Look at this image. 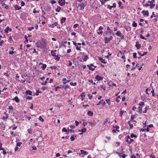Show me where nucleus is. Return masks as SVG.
<instances>
[{
	"label": "nucleus",
	"instance_id": "obj_25",
	"mask_svg": "<svg viewBox=\"0 0 158 158\" xmlns=\"http://www.w3.org/2000/svg\"><path fill=\"white\" fill-rule=\"evenodd\" d=\"M100 2L102 3V4L103 5L104 3L105 2L108 1H109V0H100Z\"/></svg>",
	"mask_w": 158,
	"mask_h": 158
},
{
	"label": "nucleus",
	"instance_id": "obj_63",
	"mask_svg": "<svg viewBox=\"0 0 158 158\" xmlns=\"http://www.w3.org/2000/svg\"><path fill=\"white\" fill-rule=\"evenodd\" d=\"M47 81H45L44 82H42L41 84L43 85H45L47 83Z\"/></svg>",
	"mask_w": 158,
	"mask_h": 158
},
{
	"label": "nucleus",
	"instance_id": "obj_9",
	"mask_svg": "<svg viewBox=\"0 0 158 158\" xmlns=\"http://www.w3.org/2000/svg\"><path fill=\"white\" fill-rule=\"evenodd\" d=\"M98 59L99 60L101 61V62L104 64H106V62L105 61V59H103L102 58L100 57H98Z\"/></svg>",
	"mask_w": 158,
	"mask_h": 158
},
{
	"label": "nucleus",
	"instance_id": "obj_59",
	"mask_svg": "<svg viewBox=\"0 0 158 158\" xmlns=\"http://www.w3.org/2000/svg\"><path fill=\"white\" fill-rule=\"evenodd\" d=\"M113 6L110 5H108V8L110 10H111Z\"/></svg>",
	"mask_w": 158,
	"mask_h": 158
},
{
	"label": "nucleus",
	"instance_id": "obj_50",
	"mask_svg": "<svg viewBox=\"0 0 158 158\" xmlns=\"http://www.w3.org/2000/svg\"><path fill=\"white\" fill-rule=\"evenodd\" d=\"M140 37L142 39H145V40H147V39L145 38V37L143 36L141 34L140 35Z\"/></svg>",
	"mask_w": 158,
	"mask_h": 158
},
{
	"label": "nucleus",
	"instance_id": "obj_6",
	"mask_svg": "<svg viewBox=\"0 0 158 158\" xmlns=\"http://www.w3.org/2000/svg\"><path fill=\"white\" fill-rule=\"evenodd\" d=\"M113 38L112 36H110V37H106L105 38V43L106 44L109 43L110 40Z\"/></svg>",
	"mask_w": 158,
	"mask_h": 158
},
{
	"label": "nucleus",
	"instance_id": "obj_39",
	"mask_svg": "<svg viewBox=\"0 0 158 158\" xmlns=\"http://www.w3.org/2000/svg\"><path fill=\"white\" fill-rule=\"evenodd\" d=\"M139 105L141 106H145V104L143 102H140Z\"/></svg>",
	"mask_w": 158,
	"mask_h": 158
},
{
	"label": "nucleus",
	"instance_id": "obj_8",
	"mask_svg": "<svg viewBox=\"0 0 158 158\" xmlns=\"http://www.w3.org/2000/svg\"><path fill=\"white\" fill-rule=\"evenodd\" d=\"M95 78L98 81H100L101 80H102L103 79V77L99 76L98 75H97L95 76Z\"/></svg>",
	"mask_w": 158,
	"mask_h": 158
},
{
	"label": "nucleus",
	"instance_id": "obj_4",
	"mask_svg": "<svg viewBox=\"0 0 158 158\" xmlns=\"http://www.w3.org/2000/svg\"><path fill=\"white\" fill-rule=\"evenodd\" d=\"M115 34L118 36L120 37V38L121 39H123L124 38V36L122 34L121 32L119 31H118Z\"/></svg>",
	"mask_w": 158,
	"mask_h": 158
},
{
	"label": "nucleus",
	"instance_id": "obj_11",
	"mask_svg": "<svg viewBox=\"0 0 158 158\" xmlns=\"http://www.w3.org/2000/svg\"><path fill=\"white\" fill-rule=\"evenodd\" d=\"M5 33L6 34H7L8 33L9 31H11V29L10 28H9V27H7V28L5 30Z\"/></svg>",
	"mask_w": 158,
	"mask_h": 158
},
{
	"label": "nucleus",
	"instance_id": "obj_34",
	"mask_svg": "<svg viewBox=\"0 0 158 158\" xmlns=\"http://www.w3.org/2000/svg\"><path fill=\"white\" fill-rule=\"evenodd\" d=\"M88 59L89 57L87 55L85 56L84 59V61H86Z\"/></svg>",
	"mask_w": 158,
	"mask_h": 158
},
{
	"label": "nucleus",
	"instance_id": "obj_33",
	"mask_svg": "<svg viewBox=\"0 0 158 158\" xmlns=\"http://www.w3.org/2000/svg\"><path fill=\"white\" fill-rule=\"evenodd\" d=\"M70 85L72 86H76L77 85L76 82H75L74 83H73V82H71L70 83Z\"/></svg>",
	"mask_w": 158,
	"mask_h": 158
},
{
	"label": "nucleus",
	"instance_id": "obj_57",
	"mask_svg": "<svg viewBox=\"0 0 158 158\" xmlns=\"http://www.w3.org/2000/svg\"><path fill=\"white\" fill-rule=\"evenodd\" d=\"M61 88V87L57 86L56 88L55 89V91H57L58 89H60V88Z\"/></svg>",
	"mask_w": 158,
	"mask_h": 158
},
{
	"label": "nucleus",
	"instance_id": "obj_40",
	"mask_svg": "<svg viewBox=\"0 0 158 158\" xmlns=\"http://www.w3.org/2000/svg\"><path fill=\"white\" fill-rule=\"evenodd\" d=\"M89 98L90 99H91L93 97L92 95L90 94H89L88 95Z\"/></svg>",
	"mask_w": 158,
	"mask_h": 158
},
{
	"label": "nucleus",
	"instance_id": "obj_53",
	"mask_svg": "<svg viewBox=\"0 0 158 158\" xmlns=\"http://www.w3.org/2000/svg\"><path fill=\"white\" fill-rule=\"evenodd\" d=\"M118 131V132H119V130H118L117 129H114L112 130V132L113 133H115V132H116V131Z\"/></svg>",
	"mask_w": 158,
	"mask_h": 158
},
{
	"label": "nucleus",
	"instance_id": "obj_21",
	"mask_svg": "<svg viewBox=\"0 0 158 158\" xmlns=\"http://www.w3.org/2000/svg\"><path fill=\"white\" fill-rule=\"evenodd\" d=\"M66 19L65 18L63 17L61 20L60 23L61 24L63 23L66 20Z\"/></svg>",
	"mask_w": 158,
	"mask_h": 158
},
{
	"label": "nucleus",
	"instance_id": "obj_42",
	"mask_svg": "<svg viewBox=\"0 0 158 158\" xmlns=\"http://www.w3.org/2000/svg\"><path fill=\"white\" fill-rule=\"evenodd\" d=\"M62 87L64 89H66L67 88H69V86L67 85H64L62 86Z\"/></svg>",
	"mask_w": 158,
	"mask_h": 158
},
{
	"label": "nucleus",
	"instance_id": "obj_56",
	"mask_svg": "<svg viewBox=\"0 0 158 158\" xmlns=\"http://www.w3.org/2000/svg\"><path fill=\"white\" fill-rule=\"evenodd\" d=\"M62 131L65 132H67V130L64 127L63 128L62 130Z\"/></svg>",
	"mask_w": 158,
	"mask_h": 158
},
{
	"label": "nucleus",
	"instance_id": "obj_20",
	"mask_svg": "<svg viewBox=\"0 0 158 158\" xmlns=\"http://www.w3.org/2000/svg\"><path fill=\"white\" fill-rule=\"evenodd\" d=\"M58 23L57 22H55L53 24H52L51 26L50 27H51L52 28H54L55 26L57 25Z\"/></svg>",
	"mask_w": 158,
	"mask_h": 158
},
{
	"label": "nucleus",
	"instance_id": "obj_44",
	"mask_svg": "<svg viewBox=\"0 0 158 158\" xmlns=\"http://www.w3.org/2000/svg\"><path fill=\"white\" fill-rule=\"evenodd\" d=\"M26 98L27 99L29 100H31L32 99V97L29 96H26Z\"/></svg>",
	"mask_w": 158,
	"mask_h": 158
},
{
	"label": "nucleus",
	"instance_id": "obj_60",
	"mask_svg": "<svg viewBox=\"0 0 158 158\" xmlns=\"http://www.w3.org/2000/svg\"><path fill=\"white\" fill-rule=\"evenodd\" d=\"M66 81H64L63 82V83L64 84H66L67 83L69 82L70 81V80H67Z\"/></svg>",
	"mask_w": 158,
	"mask_h": 158
},
{
	"label": "nucleus",
	"instance_id": "obj_38",
	"mask_svg": "<svg viewBox=\"0 0 158 158\" xmlns=\"http://www.w3.org/2000/svg\"><path fill=\"white\" fill-rule=\"evenodd\" d=\"M81 130V132L83 133L85 132L86 131V130L85 128H83Z\"/></svg>",
	"mask_w": 158,
	"mask_h": 158
},
{
	"label": "nucleus",
	"instance_id": "obj_47",
	"mask_svg": "<svg viewBox=\"0 0 158 158\" xmlns=\"http://www.w3.org/2000/svg\"><path fill=\"white\" fill-rule=\"evenodd\" d=\"M28 132L30 134L32 133V130L31 129H29L27 130Z\"/></svg>",
	"mask_w": 158,
	"mask_h": 158
},
{
	"label": "nucleus",
	"instance_id": "obj_49",
	"mask_svg": "<svg viewBox=\"0 0 158 158\" xmlns=\"http://www.w3.org/2000/svg\"><path fill=\"white\" fill-rule=\"evenodd\" d=\"M155 4H152V5H150V8L151 9H152L153 7H155Z\"/></svg>",
	"mask_w": 158,
	"mask_h": 158
},
{
	"label": "nucleus",
	"instance_id": "obj_19",
	"mask_svg": "<svg viewBox=\"0 0 158 158\" xmlns=\"http://www.w3.org/2000/svg\"><path fill=\"white\" fill-rule=\"evenodd\" d=\"M87 114L89 115L90 116H92L93 114V112L90 110H89L88 111Z\"/></svg>",
	"mask_w": 158,
	"mask_h": 158
},
{
	"label": "nucleus",
	"instance_id": "obj_58",
	"mask_svg": "<svg viewBox=\"0 0 158 158\" xmlns=\"http://www.w3.org/2000/svg\"><path fill=\"white\" fill-rule=\"evenodd\" d=\"M136 55L137 54L136 53H133V58H136L137 57Z\"/></svg>",
	"mask_w": 158,
	"mask_h": 158
},
{
	"label": "nucleus",
	"instance_id": "obj_55",
	"mask_svg": "<svg viewBox=\"0 0 158 158\" xmlns=\"http://www.w3.org/2000/svg\"><path fill=\"white\" fill-rule=\"evenodd\" d=\"M79 25L78 24H75L73 26L74 28H76Z\"/></svg>",
	"mask_w": 158,
	"mask_h": 158
},
{
	"label": "nucleus",
	"instance_id": "obj_31",
	"mask_svg": "<svg viewBox=\"0 0 158 158\" xmlns=\"http://www.w3.org/2000/svg\"><path fill=\"white\" fill-rule=\"evenodd\" d=\"M74 136L76 137V135H73L71 136L70 139L71 141H74L75 140Z\"/></svg>",
	"mask_w": 158,
	"mask_h": 158
},
{
	"label": "nucleus",
	"instance_id": "obj_46",
	"mask_svg": "<svg viewBox=\"0 0 158 158\" xmlns=\"http://www.w3.org/2000/svg\"><path fill=\"white\" fill-rule=\"evenodd\" d=\"M153 17H156V16H155V13H154V12H153L152 13V15L151 16V17H150V18L151 19Z\"/></svg>",
	"mask_w": 158,
	"mask_h": 158
},
{
	"label": "nucleus",
	"instance_id": "obj_24",
	"mask_svg": "<svg viewBox=\"0 0 158 158\" xmlns=\"http://www.w3.org/2000/svg\"><path fill=\"white\" fill-rule=\"evenodd\" d=\"M121 98L120 96H118L117 97V98L116 99V102L118 103L120 102V99H121Z\"/></svg>",
	"mask_w": 158,
	"mask_h": 158
},
{
	"label": "nucleus",
	"instance_id": "obj_7",
	"mask_svg": "<svg viewBox=\"0 0 158 158\" xmlns=\"http://www.w3.org/2000/svg\"><path fill=\"white\" fill-rule=\"evenodd\" d=\"M103 28L102 26H100L99 27L98 31V34H102V29H103Z\"/></svg>",
	"mask_w": 158,
	"mask_h": 158
},
{
	"label": "nucleus",
	"instance_id": "obj_26",
	"mask_svg": "<svg viewBox=\"0 0 158 158\" xmlns=\"http://www.w3.org/2000/svg\"><path fill=\"white\" fill-rule=\"evenodd\" d=\"M137 43L138 42L136 43V44L135 45V46L137 49H139L140 47V44H137Z\"/></svg>",
	"mask_w": 158,
	"mask_h": 158
},
{
	"label": "nucleus",
	"instance_id": "obj_15",
	"mask_svg": "<svg viewBox=\"0 0 158 158\" xmlns=\"http://www.w3.org/2000/svg\"><path fill=\"white\" fill-rule=\"evenodd\" d=\"M118 6L121 9H123L124 7L123 6H121L122 5V2L121 1H119L118 2Z\"/></svg>",
	"mask_w": 158,
	"mask_h": 158
},
{
	"label": "nucleus",
	"instance_id": "obj_54",
	"mask_svg": "<svg viewBox=\"0 0 158 158\" xmlns=\"http://www.w3.org/2000/svg\"><path fill=\"white\" fill-rule=\"evenodd\" d=\"M21 6H24L25 5V3L24 2H23V1H22L21 2Z\"/></svg>",
	"mask_w": 158,
	"mask_h": 158
},
{
	"label": "nucleus",
	"instance_id": "obj_10",
	"mask_svg": "<svg viewBox=\"0 0 158 158\" xmlns=\"http://www.w3.org/2000/svg\"><path fill=\"white\" fill-rule=\"evenodd\" d=\"M110 120L109 118H107L105 119V120L104 121L103 124L104 125H105L106 123L107 122L108 123H110Z\"/></svg>",
	"mask_w": 158,
	"mask_h": 158
},
{
	"label": "nucleus",
	"instance_id": "obj_2",
	"mask_svg": "<svg viewBox=\"0 0 158 158\" xmlns=\"http://www.w3.org/2000/svg\"><path fill=\"white\" fill-rule=\"evenodd\" d=\"M86 5V3L85 2H82L81 4L78 5V7H80L79 9L80 10H83Z\"/></svg>",
	"mask_w": 158,
	"mask_h": 158
},
{
	"label": "nucleus",
	"instance_id": "obj_64",
	"mask_svg": "<svg viewBox=\"0 0 158 158\" xmlns=\"http://www.w3.org/2000/svg\"><path fill=\"white\" fill-rule=\"evenodd\" d=\"M9 53L10 55H12L14 53V52L13 51H10L9 52Z\"/></svg>",
	"mask_w": 158,
	"mask_h": 158
},
{
	"label": "nucleus",
	"instance_id": "obj_62",
	"mask_svg": "<svg viewBox=\"0 0 158 158\" xmlns=\"http://www.w3.org/2000/svg\"><path fill=\"white\" fill-rule=\"evenodd\" d=\"M151 93L152 94V96H154L155 95L154 91V90L153 89H152V90L151 91Z\"/></svg>",
	"mask_w": 158,
	"mask_h": 158
},
{
	"label": "nucleus",
	"instance_id": "obj_3",
	"mask_svg": "<svg viewBox=\"0 0 158 158\" xmlns=\"http://www.w3.org/2000/svg\"><path fill=\"white\" fill-rule=\"evenodd\" d=\"M125 139L126 141L129 144H131L134 140L133 139H131L129 136H128L127 137H125Z\"/></svg>",
	"mask_w": 158,
	"mask_h": 158
},
{
	"label": "nucleus",
	"instance_id": "obj_22",
	"mask_svg": "<svg viewBox=\"0 0 158 158\" xmlns=\"http://www.w3.org/2000/svg\"><path fill=\"white\" fill-rule=\"evenodd\" d=\"M87 66H88V67H89V69L90 70H91L92 71H93L94 70V69L95 68H96V66H95V67H94V68H92L90 66H89V65H87Z\"/></svg>",
	"mask_w": 158,
	"mask_h": 158
},
{
	"label": "nucleus",
	"instance_id": "obj_27",
	"mask_svg": "<svg viewBox=\"0 0 158 158\" xmlns=\"http://www.w3.org/2000/svg\"><path fill=\"white\" fill-rule=\"evenodd\" d=\"M55 59L57 61H59L60 60V57H59L58 56L56 55L55 56Z\"/></svg>",
	"mask_w": 158,
	"mask_h": 158
},
{
	"label": "nucleus",
	"instance_id": "obj_51",
	"mask_svg": "<svg viewBox=\"0 0 158 158\" xmlns=\"http://www.w3.org/2000/svg\"><path fill=\"white\" fill-rule=\"evenodd\" d=\"M39 119L40 120V121H41L42 122H43L44 121V119H43V118L41 117V116H40L39 117Z\"/></svg>",
	"mask_w": 158,
	"mask_h": 158
},
{
	"label": "nucleus",
	"instance_id": "obj_5",
	"mask_svg": "<svg viewBox=\"0 0 158 158\" xmlns=\"http://www.w3.org/2000/svg\"><path fill=\"white\" fill-rule=\"evenodd\" d=\"M58 3L61 6H64L65 4V0H59Z\"/></svg>",
	"mask_w": 158,
	"mask_h": 158
},
{
	"label": "nucleus",
	"instance_id": "obj_32",
	"mask_svg": "<svg viewBox=\"0 0 158 158\" xmlns=\"http://www.w3.org/2000/svg\"><path fill=\"white\" fill-rule=\"evenodd\" d=\"M138 109L139 110L140 113H141L142 112V106H139Z\"/></svg>",
	"mask_w": 158,
	"mask_h": 158
},
{
	"label": "nucleus",
	"instance_id": "obj_52",
	"mask_svg": "<svg viewBox=\"0 0 158 158\" xmlns=\"http://www.w3.org/2000/svg\"><path fill=\"white\" fill-rule=\"evenodd\" d=\"M108 33L112 34V35H114V32L111 30L110 31H108Z\"/></svg>",
	"mask_w": 158,
	"mask_h": 158
},
{
	"label": "nucleus",
	"instance_id": "obj_35",
	"mask_svg": "<svg viewBox=\"0 0 158 158\" xmlns=\"http://www.w3.org/2000/svg\"><path fill=\"white\" fill-rule=\"evenodd\" d=\"M106 103H107L109 105L111 104V103L110 102V100L109 99H106Z\"/></svg>",
	"mask_w": 158,
	"mask_h": 158
},
{
	"label": "nucleus",
	"instance_id": "obj_1",
	"mask_svg": "<svg viewBox=\"0 0 158 158\" xmlns=\"http://www.w3.org/2000/svg\"><path fill=\"white\" fill-rule=\"evenodd\" d=\"M46 44L45 41L43 40L41 42H39L37 43L36 47L40 48H43L45 46Z\"/></svg>",
	"mask_w": 158,
	"mask_h": 158
},
{
	"label": "nucleus",
	"instance_id": "obj_41",
	"mask_svg": "<svg viewBox=\"0 0 158 158\" xmlns=\"http://www.w3.org/2000/svg\"><path fill=\"white\" fill-rule=\"evenodd\" d=\"M50 68L51 69H57V67L56 66H51L50 67Z\"/></svg>",
	"mask_w": 158,
	"mask_h": 158
},
{
	"label": "nucleus",
	"instance_id": "obj_48",
	"mask_svg": "<svg viewBox=\"0 0 158 158\" xmlns=\"http://www.w3.org/2000/svg\"><path fill=\"white\" fill-rule=\"evenodd\" d=\"M51 3L52 4H53L55 3H56V2L55 1V0H52L51 1Z\"/></svg>",
	"mask_w": 158,
	"mask_h": 158
},
{
	"label": "nucleus",
	"instance_id": "obj_36",
	"mask_svg": "<svg viewBox=\"0 0 158 158\" xmlns=\"http://www.w3.org/2000/svg\"><path fill=\"white\" fill-rule=\"evenodd\" d=\"M22 144V142H19L17 143L16 146H18V147H20Z\"/></svg>",
	"mask_w": 158,
	"mask_h": 158
},
{
	"label": "nucleus",
	"instance_id": "obj_28",
	"mask_svg": "<svg viewBox=\"0 0 158 158\" xmlns=\"http://www.w3.org/2000/svg\"><path fill=\"white\" fill-rule=\"evenodd\" d=\"M132 26L133 27H135L137 26V24L135 22V21H134L132 24Z\"/></svg>",
	"mask_w": 158,
	"mask_h": 158
},
{
	"label": "nucleus",
	"instance_id": "obj_13",
	"mask_svg": "<svg viewBox=\"0 0 158 158\" xmlns=\"http://www.w3.org/2000/svg\"><path fill=\"white\" fill-rule=\"evenodd\" d=\"M26 95L29 94L30 95H32V92L30 90H27L25 92Z\"/></svg>",
	"mask_w": 158,
	"mask_h": 158
},
{
	"label": "nucleus",
	"instance_id": "obj_45",
	"mask_svg": "<svg viewBox=\"0 0 158 158\" xmlns=\"http://www.w3.org/2000/svg\"><path fill=\"white\" fill-rule=\"evenodd\" d=\"M131 138H133V137L136 138L137 137V136L136 135H134L132 133L131 135Z\"/></svg>",
	"mask_w": 158,
	"mask_h": 158
},
{
	"label": "nucleus",
	"instance_id": "obj_29",
	"mask_svg": "<svg viewBox=\"0 0 158 158\" xmlns=\"http://www.w3.org/2000/svg\"><path fill=\"white\" fill-rule=\"evenodd\" d=\"M81 97L82 99H83L85 97V93L83 92L82 93L81 95Z\"/></svg>",
	"mask_w": 158,
	"mask_h": 158
},
{
	"label": "nucleus",
	"instance_id": "obj_12",
	"mask_svg": "<svg viewBox=\"0 0 158 158\" xmlns=\"http://www.w3.org/2000/svg\"><path fill=\"white\" fill-rule=\"evenodd\" d=\"M142 13L144 14V15H146L147 16L149 15V13L148 11L143 10L142 11Z\"/></svg>",
	"mask_w": 158,
	"mask_h": 158
},
{
	"label": "nucleus",
	"instance_id": "obj_14",
	"mask_svg": "<svg viewBox=\"0 0 158 158\" xmlns=\"http://www.w3.org/2000/svg\"><path fill=\"white\" fill-rule=\"evenodd\" d=\"M80 151L82 154H84V155H87L88 153L86 151H85L83 150H80Z\"/></svg>",
	"mask_w": 158,
	"mask_h": 158
},
{
	"label": "nucleus",
	"instance_id": "obj_43",
	"mask_svg": "<svg viewBox=\"0 0 158 158\" xmlns=\"http://www.w3.org/2000/svg\"><path fill=\"white\" fill-rule=\"evenodd\" d=\"M124 113V111L123 110H121L120 112V116L122 117L123 114Z\"/></svg>",
	"mask_w": 158,
	"mask_h": 158
},
{
	"label": "nucleus",
	"instance_id": "obj_37",
	"mask_svg": "<svg viewBox=\"0 0 158 158\" xmlns=\"http://www.w3.org/2000/svg\"><path fill=\"white\" fill-rule=\"evenodd\" d=\"M46 67H47V66H46V64H44L43 65L42 67V69L43 70H44L45 69V68Z\"/></svg>",
	"mask_w": 158,
	"mask_h": 158
},
{
	"label": "nucleus",
	"instance_id": "obj_16",
	"mask_svg": "<svg viewBox=\"0 0 158 158\" xmlns=\"http://www.w3.org/2000/svg\"><path fill=\"white\" fill-rule=\"evenodd\" d=\"M14 7H15V9L16 10H19L21 9V7H20L19 6L17 5H15Z\"/></svg>",
	"mask_w": 158,
	"mask_h": 158
},
{
	"label": "nucleus",
	"instance_id": "obj_30",
	"mask_svg": "<svg viewBox=\"0 0 158 158\" xmlns=\"http://www.w3.org/2000/svg\"><path fill=\"white\" fill-rule=\"evenodd\" d=\"M128 123L129 124V126L130 127V129H132L133 128V125L132 124H131L130 123V122L129 121L128 122Z\"/></svg>",
	"mask_w": 158,
	"mask_h": 158
},
{
	"label": "nucleus",
	"instance_id": "obj_23",
	"mask_svg": "<svg viewBox=\"0 0 158 158\" xmlns=\"http://www.w3.org/2000/svg\"><path fill=\"white\" fill-rule=\"evenodd\" d=\"M61 9V8L60 6H57V8L56 9H55V10L56 11L59 12H60Z\"/></svg>",
	"mask_w": 158,
	"mask_h": 158
},
{
	"label": "nucleus",
	"instance_id": "obj_18",
	"mask_svg": "<svg viewBox=\"0 0 158 158\" xmlns=\"http://www.w3.org/2000/svg\"><path fill=\"white\" fill-rule=\"evenodd\" d=\"M14 100H15V102L17 103H18L19 102V100L17 97V96H16L13 99Z\"/></svg>",
	"mask_w": 158,
	"mask_h": 158
},
{
	"label": "nucleus",
	"instance_id": "obj_17",
	"mask_svg": "<svg viewBox=\"0 0 158 158\" xmlns=\"http://www.w3.org/2000/svg\"><path fill=\"white\" fill-rule=\"evenodd\" d=\"M56 50H55L54 51H53L52 50V51H51V53L52 54V55L53 56H56V54L55 53V52H56Z\"/></svg>",
	"mask_w": 158,
	"mask_h": 158
},
{
	"label": "nucleus",
	"instance_id": "obj_61",
	"mask_svg": "<svg viewBox=\"0 0 158 158\" xmlns=\"http://www.w3.org/2000/svg\"><path fill=\"white\" fill-rule=\"evenodd\" d=\"M87 124V123L86 122H84L83 123V125L84 127H85L86 125Z\"/></svg>",
	"mask_w": 158,
	"mask_h": 158
}]
</instances>
